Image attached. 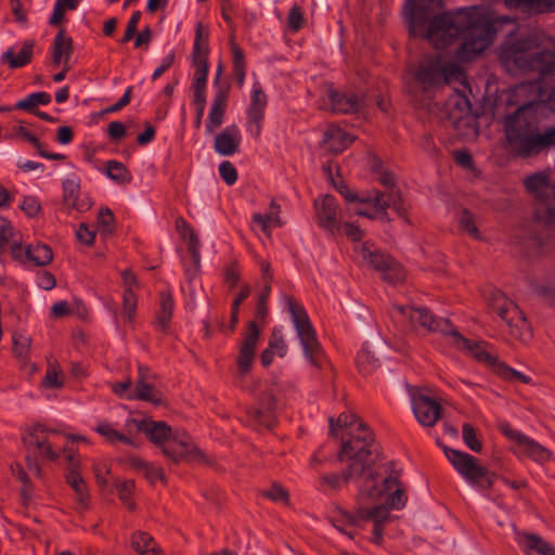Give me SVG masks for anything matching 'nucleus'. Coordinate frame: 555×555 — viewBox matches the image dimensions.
Masks as SVG:
<instances>
[{"label":"nucleus","mask_w":555,"mask_h":555,"mask_svg":"<svg viewBox=\"0 0 555 555\" xmlns=\"http://www.w3.org/2000/svg\"><path fill=\"white\" fill-rule=\"evenodd\" d=\"M441 0H410L406 21L410 34L426 39L437 49L450 46L462 37L455 51L461 62H469L485 52L504 26L514 18L500 15L487 7H468L438 14Z\"/></svg>","instance_id":"obj_1"},{"label":"nucleus","mask_w":555,"mask_h":555,"mask_svg":"<svg viewBox=\"0 0 555 555\" xmlns=\"http://www.w3.org/2000/svg\"><path fill=\"white\" fill-rule=\"evenodd\" d=\"M506 105L516 107L503 122L514 154L530 157L555 144V89L521 82L508 90Z\"/></svg>","instance_id":"obj_2"},{"label":"nucleus","mask_w":555,"mask_h":555,"mask_svg":"<svg viewBox=\"0 0 555 555\" xmlns=\"http://www.w3.org/2000/svg\"><path fill=\"white\" fill-rule=\"evenodd\" d=\"M359 429V435L343 442L338 454L340 462H348L346 470L343 474L332 473L320 476L317 482L318 490L322 492L338 491L350 480L361 481L358 493L360 502L369 500L374 502L388 495L387 502L392 508H402L406 498L399 485V473L393 469L392 462L384 465L385 476L374 470L375 439L363 425H360Z\"/></svg>","instance_id":"obj_3"},{"label":"nucleus","mask_w":555,"mask_h":555,"mask_svg":"<svg viewBox=\"0 0 555 555\" xmlns=\"http://www.w3.org/2000/svg\"><path fill=\"white\" fill-rule=\"evenodd\" d=\"M392 319L409 328L421 327L427 332H439L452 338V344L463 351H467L477 361L495 369L498 358L492 354L491 346L485 341H473L457 332L448 319L436 318L425 307L393 305Z\"/></svg>","instance_id":"obj_4"},{"label":"nucleus","mask_w":555,"mask_h":555,"mask_svg":"<svg viewBox=\"0 0 555 555\" xmlns=\"http://www.w3.org/2000/svg\"><path fill=\"white\" fill-rule=\"evenodd\" d=\"M534 40L529 37L508 38L500 46L499 57L502 65L508 70H533L539 73V79L531 82H539L542 88L547 87L550 68L555 66V50H542L531 53Z\"/></svg>","instance_id":"obj_5"},{"label":"nucleus","mask_w":555,"mask_h":555,"mask_svg":"<svg viewBox=\"0 0 555 555\" xmlns=\"http://www.w3.org/2000/svg\"><path fill=\"white\" fill-rule=\"evenodd\" d=\"M412 77L411 88L424 94L433 93L444 85L461 82L467 87L465 72L455 63L449 62L439 55L423 57L410 69Z\"/></svg>","instance_id":"obj_6"},{"label":"nucleus","mask_w":555,"mask_h":555,"mask_svg":"<svg viewBox=\"0 0 555 555\" xmlns=\"http://www.w3.org/2000/svg\"><path fill=\"white\" fill-rule=\"evenodd\" d=\"M282 305L289 314L297 337L300 340L305 358L310 364L321 366L323 352L306 309L292 296L285 294L282 296Z\"/></svg>","instance_id":"obj_7"},{"label":"nucleus","mask_w":555,"mask_h":555,"mask_svg":"<svg viewBox=\"0 0 555 555\" xmlns=\"http://www.w3.org/2000/svg\"><path fill=\"white\" fill-rule=\"evenodd\" d=\"M488 301L490 308L506 323L513 338L522 343L531 338L530 325L524 312L501 291H491Z\"/></svg>","instance_id":"obj_8"},{"label":"nucleus","mask_w":555,"mask_h":555,"mask_svg":"<svg viewBox=\"0 0 555 555\" xmlns=\"http://www.w3.org/2000/svg\"><path fill=\"white\" fill-rule=\"evenodd\" d=\"M525 186L534 197V218L551 225L555 222V185L548 182V175L537 172L526 178Z\"/></svg>","instance_id":"obj_9"},{"label":"nucleus","mask_w":555,"mask_h":555,"mask_svg":"<svg viewBox=\"0 0 555 555\" xmlns=\"http://www.w3.org/2000/svg\"><path fill=\"white\" fill-rule=\"evenodd\" d=\"M358 203L361 205L353 208V214L369 219L388 220L387 208L392 207L400 217H405L406 208L399 193L390 192L384 194L374 191L372 194L363 195Z\"/></svg>","instance_id":"obj_10"},{"label":"nucleus","mask_w":555,"mask_h":555,"mask_svg":"<svg viewBox=\"0 0 555 555\" xmlns=\"http://www.w3.org/2000/svg\"><path fill=\"white\" fill-rule=\"evenodd\" d=\"M444 454L454 469L469 485H477L479 482H485L488 487L493 485L494 475L486 467L479 465L477 459L473 455L452 448H446Z\"/></svg>","instance_id":"obj_11"},{"label":"nucleus","mask_w":555,"mask_h":555,"mask_svg":"<svg viewBox=\"0 0 555 555\" xmlns=\"http://www.w3.org/2000/svg\"><path fill=\"white\" fill-rule=\"evenodd\" d=\"M444 454L454 469L469 485H477L479 482H485L488 487L493 485L494 475L486 467L479 465L477 459L473 455L452 448H446Z\"/></svg>","instance_id":"obj_12"},{"label":"nucleus","mask_w":555,"mask_h":555,"mask_svg":"<svg viewBox=\"0 0 555 555\" xmlns=\"http://www.w3.org/2000/svg\"><path fill=\"white\" fill-rule=\"evenodd\" d=\"M362 260L380 272L384 280L389 283H398L404 280L405 272L400 263L392 257L378 250H372L366 244L359 248Z\"/></svg>","instance_id":"obj_13"},{"label":"nucleus","mask_w":555,"mask_h":555,"mask_svg":"<svg viewBox=\"0 0 555 555\" xmlns=\"http://www.w3.org/2000/svg\"><path fill=\"white\" fill-rule=\"evenodd\" d=\"M163 453L175 463H201L204 461V454L186 434H173L171 439L163 446Z\"/></svg>","instance_id":"obj_14"},{"label":"nucleus","mask_w":555,"mask_h":555,"mask_svg":"<svg viewBox=\"0 0 555 555\" xmlns=\"http://www.w3.org/2000/svg\"><path fill=\"white\" fill-rule=\"evenodd\" d=\"M80 184L81 179L77 173L68 175L62 182L63 205L68 212L72 210L85 212L92 207V201L89 194L80 191Z\"/></svg>","instance_id":"obj_15"},{"label":"nucleus","mask_w":555,"mask_h":555,"mask_svg":"<svg viewBox=\"0 0 555 555\" xmlns=\"http://www.w3.org/2000/svg\"><path fill=\"white\" fill-rule=\"evenodd\" d=\"M502 433L516 444L519 455H526L539 463L547 462L551 459L550 450L508 425L502 426Z\"/></svg>","instance_id":"obj_16"},{"label":"nucleus","mask_w":555,"mask_h":555,"mask_svg":"<svg viewBox=\"0 0 555 555\" xmlns=\"http://www.w3.org/2000/svg\"><path fill=\"white\" fill-rule=\"evenodd\" d=\"M51 434H56V431L48 429L42 424H35L23 436V441L29 451L31 450L47 460L55 461L59 453L48 440Z\"/></svg>","instance_id":"obj_17"},{"label":"nucleus","mask_w":555,"mask_h":555,"mask_svg":"<svg viewBox=\"0 0 555 555\" xmlns=\"http://www.w3.org/2000/svg\"><path fill=\"white\" fill-rule=\"evenodd\" d=\"M268 104V96L262 90L259 81H255L250 91V103L247 108V131L258 138L262 130L264 109Z\"/></svg>","instance_id":"obj_18"},{"label":"nucleus","mask_w":555,"mask_h":555,"mask_svg":"<svg viewBox=\"0 0 555 555\" xmlns=\"http://www.w3.org/2000/svg\"><path fill=\"white\" fill-rule=\"evenodd\" d=\"M317 222L320 228L335 233L340 229L339 205L335 196L326 194L314 201Z\"/></svg>","instance_id":"obj_19"},{"label":"nucleus","mask_w":555,"mask_h":555,"mask_svg":"<svg viewBox=\"0 0 555 555\" xmlns=\"http://www.w3.org/2000/svg\"><path fill=\"white\" fill-rule=\"evenodd\" d=\"M10 249L12 257L23 263L44 267L53 259L52 249L46 244L27 245L24 248L21 243L14 241Z\"/></svg>","instance_id":"obj_20"},{"label":"nucleus","mask_w":555,"mask_h":555,"mask_svg":"<svg viewBox=\"0 0 555 555\" xmlns=\"http://www.w3.org/2000/svg\"><path fill=\"white\" fill-rule=\"evenodd\" d=\"M259 335L260 330L258 324H256L255 321H250L248 323L244 339L240 346L237 367L241 374H247L251 369Z\"/></svg>","instance_id":"obj_21"},{"label":"nucleus","mask_w":555,"mask_h":555,"mask_svg":"<svg viewBox=\"0 0 555 555\" xmlns=\"http://www.w3.org/2000/svg\"><path fill=\"white\" fill-rule=\"evenodd\" d=\"M412 410L418 423L427 427L434 426L442 413V406L436 400L425 395L412 398Z\"/></svg>","instance_id":"obj_22"},{"label":"nucleus","mask_w":555,"mask_h":555,"mask_svg":"<svg viewBox=\"0 0 555 555\" xmlns=\"http://www.w3.org/2000/svg\"><path fill=\"white\" fill-rule=\"evenodd\" d=\"M328 100L332 111L338 114H352L359 112L364 105L363 95L353 92L328 90Z\"/></svg>","instance_id":"obj_23"},{"label":"nucleus","mask_w":555,"mask_h":555,"mask_svg":"<svg viewBox=\"0 0 555 555\" xmlns=\"http://www.w3.org/2000/svg\"><path fill=\"white\" fill-rule=\"evenodd\" d=\"M242 135L236 125L225 127L215 138V151L222 156H231L238 151Z\"/></svg>","instance_id":"obj_24"},{"label":"nucleus","mask_w":555,"mask_h":555,"mask_svg":"<svg viewBox=\"0 0 555 555\" xmlns=\"http://www.w3.org/2000/svg\"><path fill=\"white\" fill-rule=\"evenodd\" d=\"M229 100V89L218 87V90L214 96L208 118L206 121V131L212 133L215 129L220 127L223 122L224 112Z\"/></svg>","instance_id":"obj_25"},{"label":"nucleus","mask_w":555,"mask_h":555,"mask_svg":"<svg viewBox=\"0 0 555 555\" xmlns=\"http://www.w3.org/2000/svg\"><path fill=\"white\" fill-rule=\"evenodd\" d=\"M51 52L54 66L62 64L67 67V65H69V60L74 52L73 39L66 35L63 28L60 29L53 38Z\"/></svg>","instance_id":"obj_26"},{"label":"nucleus","mask_w":555,"mask_h":555,"mask_svg":"<svg viewBox=\"0 0 555 555\" xmlns=\"http://www.w3.org/2000/svg\"><path fill=\"white\" fill-rule=\"evenodd\" d=\"M180 234L188 244V250L192 262V267L185 269V274L190 280H192L197 274L201 264L199 240L184 221L183 227L180 230Z\"/></svg>","instance_id":"obj_27"},{"label":"nucleus","mask_w":555,"mask_h":555,"mask_svg":"<svg viewBox=\"0 0 555 555\" xmlns=\"http://www.w3.org/2000/svg\"><path fill=\"white\" fill-rule=\"evenodd\" d=\"M354 140V135L348 133L338 126H330L323 135V142L334 153H341Z\"/></svg>","instance_id":"obj_28"},{"label":"nucleus","mask_w":555,"mask_h":555,"mask_svg":"<svg viewBox=\"0 0 555 555\" xmlns=\"http://www.w3.org/2000/svg\"><path fill=\"white\" fill-rule=\"evenodd\" d=\"M35 41L25 40L22 44L21 50L15 54L14 48L8 49L1 55V61L8 63L10 68H21L31 62L34 53Z\"/></svg>","instance_id":"obj_29"},{"label":"nucleus","mask_w":555,"mask_h":555,"mask_svg":"<svg viewBox=\"0 0 555 555\" xmlns=\"http://www.w3.org/2000/svg\"><path fill=\"white\" fill-rule=\"evenodd\" d=\"M143 428L149 440L162 448L173 435L171 427L163 421L146 418L145 426Z\"/></svg>","instance_id":"obj_30"},{"label":"nucleus","mask_w":555,"mask_h":555,"mask_svg":"<svg viewBox=\"0 0 555 555\" xmlns=\"http://www.w3.org/2000/svg\"><path fill=\"white\" fill-rule=\"evenodd\" d=\"M192 65L194 67V76L192 88L194 94H206V86L208 78V56L197 55L192 57Z\"/></svg>","instance_id":"obj_31"},{"label":"nucleus","mask_w":555,"mask_h":555,"mask_svg":"<svg viewBox=\"0 0 555 555\" xmlns=\"http://www.w3.org/2000/svg\"><path fill=\"white\" fill-rule=\"evenodd\" d=\"M519 543L529 555H532L533 553L539 555H551L555 548L553 544L534 533H524L519 539Z\"/></svg>","instance_id":"obj_32"},{"label":"nucleus","mask_w":555,"mask_h":555,"mask_svg":"<svg viewBox=\"0 0 555 555\" xmlns=\"http://www.w3.org/2000/svg\"><path fill=\"white\" fill-rule=\"evenodd\" d=\"M281 207L274 201L270 203L267 214L257 212L253 216V221L258 224L263 233L270 235L273 228H280L282 221L280 219Z\"/></svg>","instance_id":"obj_33"},{"label":"nucleus","mask_w":555,"mask_h":555,"mask_svg":"<svg viewBox=\"0 0 555 555\" xmlns=\"http://www.w3.org/2000/svg\"><path fill=\"white\" fill-rule=\"evenodd\" d=\"M360 425H363L371 433V435H373V433L366 426V424L361 422L359 420V417L356 414L351 413V412H344V413H341L338 416L337 421H336V425L334 423V420L332 417L330 418V426H331V433L332 434H335L336 426L350 428V430L348 433L349 437L348 438H343L341 439V443L344 441L350 440L352 438V436L359 435V433H360V429H359ZM372 438L374 439V436H372Z\"/></svg>","instance_id":"obj_34"},{"label":"nucleus","mask_w":555,"mask_h":555,"mask_svg":"<svg viewBox=\"0 0 555 555\" xmlns=\"http://www.w3.org/2000/svg\"><path fill=\"white\" fill-rule=\"evenodd\" d=\"M276 400L272 392H266L262 395L259 406L254 408L250 411L253 415L260 424L270 426L272 423V414L276 410Z\"/></svg>","instance_id":"obj_35"},{"label":"nucleus","mask_w":555,"mask_h":555,"mask_svg":"<svg viewBox=\"0 0 555 555\" xmlns=\"http://www.w3.org/2000/svg\"><path fill=\"white\" fill-rule=\"evenodd\" d=\"M66 482L72 487V489L76 493V499L78 504L86 508L89 502V492L87 488V483L83 480L79 469L76 466H73L66 474Z\"/></svg>","instance_id":"obj_36"},{"label":"nucleus","mask_w":555,"mask_h":555,"mask_svg":"<svg viewBox=\"0 0 555 555\" xmlns=\"http://www.w3.org/2000/svg\"><path fill=\"white\" fill-rule=\"evenodd\" d=\"M173 299L169 292L160 294V307L156 317V326L162 332H167L173 313Z\"/></svg>","instance_id":"obj_37"},{"label":"nucleus","mask_w":555,"mask_h":555,"mask_svg":"<svg viewBox=\"0 0 555 555\" xmlns=\"http://www.w3.org/2000/svg\"><path fill=\"white\" fill-rule=\"evenodd\" d=\"M94 430L109 443L121 442L128 446H135L133 438H129L128 435L120 433L109 422H100Z\"/></svg>","instance_id":"obj_38"},{"label":"nucleus","mask_w":555,"mask_h":555,"mask_svg":"<svg viewBox=\"0 0 555 555\" xmlns=\"http://www.w3.org/2000/svg\"><path fill=\"white\" fill-rule=\"evenodd\" d=\"M369 500L367 502H370ZM366 501H364L365 503ZM360 506L356 509V516L360 519L373 520L374 524L384 525L389 518V509L385 505H376L372 508L362 506L363 502H360Z\"/></svg>","instance_id":"obj_39"},{"label":"nucleus","mask_w":555,"mask_h":555,"mask_svg":"<svg viewBox=\"0 0 555 555\" xmlns=\"http://www.w3.org/2000/svg\"><path fill=\"white\" fill-rule=\"evenodd\" d=\"M131 397L133 400L147 401L153 404H159L162 402L160 392L157 391L152 384L146 383L142 378L137 382Z\"/></svg>","instance_id":"obj_40"},{"label":"nucleus","mask_w":555,"mask_h":555,"mask_svg":"<svg viewBox=\"0 0 555 555\" xmlns=\"http://www.w3.org/2000/svg\"><path fill=\"white\" fill-rule=\"evenodd\" d=\"M106 176L118 184L129 183L132 179L127 167L118 160H108L106 163Z\"/></svg>","instance_id":"obj_41"},{"label":"nucleus","mask_w":555,"mask_h":555,"mask_svg":"<svg viewBox=\"0 0 555 555\" xmlns=\"http://www.w3.org/2000/svg\"><path fill=\"white\" fill-rule=\"evenodd\" d=\"M459 83L460 88H454L455 94L450 99V104L462 115H467L472 108L467 93H470L472 90L468 83L466 88L461 82Z\"/></svg>","instance_id":"obj_42"},{"label":"nucleus","mask_w":555,"mask_h":555,"mask_svg":"<svg viewBox=\"0 0 555 555\" xmlns=\"http://www.w3.org/2000/svg\"><path fill=\"white\" fill-rule=\"evenodd\" d=\"M51 95L47 92H35L16 103V108L35 112L38 105H47L51 102Z\"/></svg>","instance_id":"obj_43"},{"label":"nucleus","mask_w":555,"mask_h":555,"mask_svg":"<svg viewBox=\"0 0 555 555\" xmlns=\"http://www.w3.org/2000/svg\"><path fill=\"white\" fill-rule=\"evenodd\" d=\"M131 547L139 553L140 555L147 552L156 550V542L154 539L146 532L137 531L131 535Z\"/></svg>","instance_id":"obj_44"},{"label":"nucleus","mask_w":555,"mask_h":555,"mask_svg":"<svg viewBox=\"0 0 555 555\" xmlns=\"http://www.w3.org/2000/svg\"><path fill=\"white\" fill-rule=\"evenodd\" d=\"M208 31L204 28L202 23H198L195 28V39L193 44L192 57L197 55L208 56Z\"/></svg>","instance_id":"obj_45"},{"label":"nucleus","mask_w":555,"mask_h":555,"mask_svg":"<svg viewBox=\"0 0 555 555\" xmlns=\"http://www.w3.org/2000/svg\"><path fill=\"white\" fill-rule=\"evenodd\" d=\"M268 348H270L280 358H283L287 353V345L284 340L283 332L281 328L274 327L268 341Z\"/></svg>","instance_id":"obj_46"},{"label":"nucleus","mask_w":555,"mask_h":555,"mask_svg":"<svg viewBox=\"0 0 555 555\" xmlns=\"http://www.w3.org/2000/svg\"><path fill=\"white\" fill-rule=\"evenodd\" d=\"M271 293V284H269V281H267V284L263 285V288L259 295L257 307H256V313H255V322L256 324L259 322H264L267 315H268V307L267 301Z\"/></svg>","instance_id":"obj_47"},{"label":"nucleus","mask_w":555,"mask_h":555,"mask_svg":"<svg viewBox=\"0 0 555 555\" xmlns=\"http://www.w3.org/2000/svg\"><path fill=\"white\" fill-rule=\"evenodd\" d=\"M494 371L496 372L498 375H500L502 378L506 379V380H519L524 384H528L530 383V377L524 375L521 372L515 370V369H512L511 366L502 363L499 361V363L496 364Z\"/></svg>","instance_id":"obj_48"},{"label":"nucleus","mask_w":555,"mask_h":555,"mask_svg":"<svg viewBox=\"0 0 555 555\" xmlns=\"http://www.w3.org/2000/svg\"><path fill=\"white\" fill-rule=\"evenodd\" d=\"M137 309V297L133 289H125L122 296V317L131 322Z\"/></svg>","instance_id":"obj_49"},{"label":"nucleus","mask_w":555,"mask_h":555,"mask_svg":"<svg viewBox=\"0 0 555 555\" xmlns=\"http://www.w3.org/2000/svg\"><path fill=\"white\" fill-rule=\"evenodd\" d=\"M462 436L465 444L474 452H480L482 449L481 442L477 438L476 429L469 423H464L462 426Z\"/></svg>","instance_id":"obj_50"},{"label":"nucleus","mask_w":555,"mask_h":555,"mask_svg":"<svg viewBox=\"0 0 555 555\" xmlns=\"http://www.w3.org/2000/svg\"><path fill=\"white\" fill-rule=\"evenodd\" d=\"M459 223L463 231L476 240H480L479 230L475 223L473 215L468 210H463L459 217Z\"/></svg>","instance_id":"obj_51"},{"label":"nucleus","mask_w":555,"mask_h":555,"mask_svg":"<svg viewBox=\"0 0 555 555\" xmlns=\"http://www.w3.org/2000/svg\"><path fill=\"white\" fill-rule=\"evenodd\" d=\"M133 480H126L117 486L118 498L122 501V503L129 511H133L135 508V504L131 501V494L133 492Z\"/></svg>","instance_id":"obj_52"},{"label":"nucleus","mask_w":555,"mask_h":555,"mask_svg":"<svg viewBox=\"0 0 555 555\" xmlns=\"http://www.w3.org/2000/svg\"><path fill=\"white\" fill-rule=\"evenodd\" d=\"M42 384L46 388H61L64 384L61 371L55 365H49Z\"/></svg>","instance_id":"obj_53"},{"label":"nucleus","mask_w":555,"mask_h":555,"mask_svg":"<svg viewBox=\"0 0 555 555\" xmlns=\"http://www.w3.org/2000/svg\"><path fill=\"white\" fill-rule=\"evenodd\" d=\"M146 418L137 420L133 417H127L124 425L121 426L120 433L128 435L132 438L138 433H144Z\"/></svg>","instance_id":"obj_54"},{"label":"nucleus","mask_w":555,"mask_h":555,"mask_svg":"<svg viewBox=\"0 0 555 555\" xmlns=\"http://www.w3.org/2000/svg\"><path fill=\"white\" fill-rule=\"evenodd\" d=\"M219 175L222 178V180L228 184L232 185L237 180V171L234 165L228 160L222 162L219 165Z\"/></svg>","instance_id":"obj_55"},{"label":"nucleus","mask_w":555,"mask_h":555,"mask_svg":"<svg viewBox=\"0 0 555 555\" xmlns=\"http://www.w3.org/2000/svg\"><path fill=\"white\" fill-rule=\"evenodd\" d=\"M287 25H288V28L294 33L298 31L302 27L304 15H302L301 9L298 5H294L289 10L288 16H287Z\"/></svg>","instance_id":"obj_56"},{"label":"nucleus","mask_w":555,"mask_h":555,"mask_svg":"<svg viewBox=\"0 0 555 555\" xmlns=\"http://www.w3.org/2000/svg\"><path fill=\"white\" fill-rule=\"evenodd\" d=\"M267 498L278 503L288 502V492L282 486L274 483L263 493Z\"/></svg>","instance_id":"obj_57"},{"label":"nucleus","mask_w":555,"mask_h":555,"mask_svg":"<svg viewBox=\"0 0 555 555\" xmlns=\"http://www.w3.org/2000/svg\"><path fill=\"white\" fill-rule=\"evenodd\" d=\"M141 16H142V13L140 11H135L132 13V15L130 16V18L127 23L125 34L121 38V42H124V43L128 42L129 40H131L133 38V36L137 33L138 24L141 20Z\"/></svg>","instance_id":"obj_58"},{"label":"nucleus","mask_w":555,"mask_h":555,"mask_svg":"<svg viewBox=\"0 0 555 555\" xmlns=\"http://www.w3.org/2000/svg\"><path fill=\"white\" fill-rule=\"evenodd\" d=\"M113 392L119 398L133 400L131 397L133 395V389H131V380L126 379L119 383H115L112 385Z\"/></svg>","instance_id":"obj_59"},{"label":"nucleus","mask_w":555,"mask_h":555,"mask_svg":"<svg viewBox=\"0 0 555 555\" xmlns=\"http://www.w3.org/2000/svg\"><path fill=\"white\" fill-rule=\"evenodd\" d=\"M20 207L28 217H35L40 211V203L34 196H25Z\"/></svg>","instance_id":"obj_60"},{"label":"nucleus","mask_w":555,"mask_h":555,"mask_svg":"<svg viewBox=\"0 0 555 555\" xmlns=\"http://www.w3.org/2000/svg\"><path fill=\"white\" fill-rule=\"evenodd\" d=\"M231 53L233 70L246 68L244 52L234 41H231Z\"/></svg>","instance_id":"obj_61"},{"label":"nucleus","mask_w":555,"mask_h":555,"mask_svg":"<svg viewBox=\"0 0 555 555\" xmlns=\"http://www.w3.org/2000/svg\"><path fill=\"white\" fill-rule=\"evenodd\" d=\"M507 9L533 13L534 0H503Z\"/></svg>","instance_id":"obj_62"},{"label":"nucleus","mask_w":555,"mask_h":555,"mask_svg":"<svg viewBox=\"0 0 555 555\" xmlns=\"http://www.w3.org/2000/svg\"><path fill=\"white\" fill-rule=\"evenodd\" d=\"M13 235V228L11 222L5 218H0V251L9 243Z\"/></svg>","instance_id":"obj_63"},{"label":"nucleus","mask_w":555,"mask_h":555,"mask_svg":"<svg viewBox=\"0 0 555 555\" xmlns=\"http://www.w3.org/2000/svg\"><path fill=\"white\" fill-rule=\"evenodd\" d=\"M375 363V359L374 357L370 353V351H367L366 349L362 348L359 352H358V356H357V364L359 366V370L363 373V374H366L370 372V369L366 367V364H372L374 365Z\"/></svg>","instance_id":"obj_64"}]
</instances>
